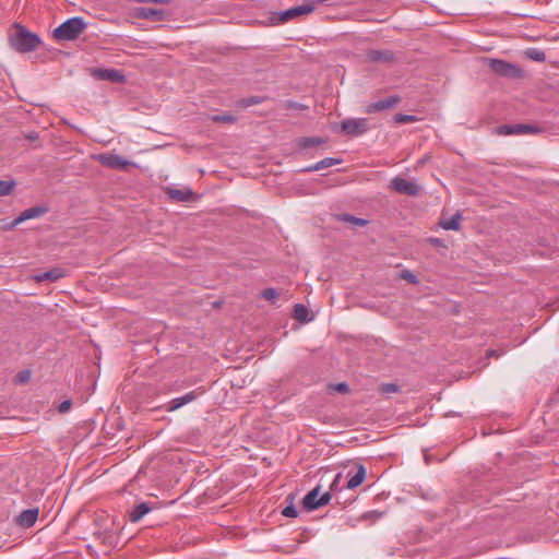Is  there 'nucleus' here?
<instances>
[{
  "label": "nucleus",
  "instance_id": "nucleus-1",
  "mask_svg": "<svg viewBox=\"0 0 559 559\" xmlns=\"http://www.w3.org/2000/svg\"><path fill=\"white\" fill-rule=\"evenodd\" d=\"M9 43L13 50L27 53L35 51L41 44L40 37L29 32L21 24H15V32L9 36Z\"/></svg>",
  "mask_w": 559,
  "mask_h": 559
},
{
  "label": "nucleus",
  "instance_id": "nucleus-2",
  "mask_svg": "<svg viewBox=\"0 0 559 559\" xmlns=\"http://www.w3.org/2000/svg\"><path fill=\"white\" fill-rule=\"evenodd\" d=\"M86 28V23L83 17L73 16L64 21L53 29V38L59 41L74 40Z\"/></svg>",
  "mask_w": 559,
  "mask_h": 559
},
{
  "label": "nucleus",
  "instance_id": "nucleus-3",
  "mask_svg": "<svg viewBox=\"0 0 559 559\" xmlns=\"http://www.w3.org/2000/svg\"><path fill=\"white\" fill-rule=\"evenodd\" d=\"M485 63L493 73L500 76L508 79H519L523 76V70L519 66L502 59L487 58L485 59Z\"/></svg>",
  "mask_w": 559,
  "mask_h": 559
},
{
  "label": "nucleus",
  "instance_id": "nucleus-4",
  "mask_svg": "<svg viewBox=\"0 0 559 559\" xmlns=\"http://www.w3.org/2000/svg\"><path fill=\"white\" fill-rule=\"evenodd\" d=\"M320 493V486H317L312 490H310L302 499V507L307 511H313L319 509L320 507H323L328 504L331 500V493L324 492L321 496Z\"/></svg>",
  "mask_w": 559,
  "mask_h": 559
},
{
  "label": "nucleus",
  "instance_id": "nucleus-5",
  "mask_svg": "<svg viewBox=\"0 0 559 559\" xmlns=\"http://www.w3.org/2000/svg\"><path fill=\"white\" fill-rule=\"evenodd\" d=\"M94 158L99 162L103 166L110 169H127L132 163L120 155L103 153L97 154Z\"/></svg>",
  "mask_w": 559,
  "mask_h": 559
},
{
  "label": "nucleus",
  "instance_id": "nucleus-6",
  "mask_svg": "<svg viewBox=\"0 0 559 559\" xmlns=\"http://www.w3.org/2000/svg\"><path fill=\"white\" fill-rule=\"evenodd\" d=\"M341 130L352 136L361 135L368 130V120L366 118L345 119L341 122Z\"/></svg>",
  "mask_w": 559,
  "mask_h": 559
},
{
  "label": "nucleus",
  "instance_id": "nucleus-7",
  "mask_svg": "<svg viewBox=\"0 0 559 559\" xmlns=\"http://www.w3.org/2000/svg\"><path fill=\"white\" fill-rule=\"evenodd\" d=\"M389 188L401 194L415 197L419 193V187L415 181H409L401 177H395L390 181Z\"/></svg>",
  "mask_w": 559,
  "mask_h": 559
},
{
  "label": "nucleus",
  "instance_id": "nucleus-8",
  "mask_svg": "<svg viewBox=\"0 0 559 559\" xmlns=\"http://www.w3.org/2000/svg\"><path fill=\"white\" fill-rule=\"evenodd\" d=\"M540 129L533 124H502L496 129V133L499 135H513V134H527L537 133Z\"/></svg>",
  "mask_w": 559,
  "mask_h": 559
},
{
  "label": "nucleus",
  "instance_id": "nucleus-9",
  "mask_svg": "<svg viewBox=\"0 0 559 559\" xmlns=\"http://www.w3.org/2000/svg\"><path fill=\"white\" fill-rule=\"evenodd\" d=\"M400 102H401V98L399 95H392L388 98L380 99L378 102L368 104L365 111L367 114H373V112L388 110V109H391L394 106H396Z\"/></svg>",
  "mask_w": 559,
  "mask_h": 559
},
{
  "label": "nucleus",
  "instance_id": "nucleus-10",
  "mask_svg": "<svg viewBox=\"0 0 559 559\" xmlns=\"http://www.w3.org/2000/svg\"><path fill=\"white\" fill-rule=\"evenodd\" d=\"M94 76L98 80L110 81L115 83H124L126 75L117 69H95Z\"/></svg>",
  "mask_w": 559,
  "mask_h": 559
},
{
  "label": "nucleus",
  "instance_id": "nucleus-11",
  "mask_svg": "<svg viewBox=\"0 0 559 559\" xmlns=\"http://www.w3.org/2000/svg\"><path fill=\"white\" fill-rule=\"evenodd\" d=\"M46 212H47V209L44 206H33V207L26 209L9 224V227L13 228L27 219L38 218V217L43 216Z\"/></svg>",
  "mask_w": 559,
  "mask_h": 559
},
{
  "label": "nucleus",
  "instance_id": "nucleus-12",
  "mask_svg": "<svg viewBox=\"0 0 559 559\" xmlns=\"http://www.w3.org/2000/svg\"><path fill=\"white\" fill-rule=\"evenodd\" d=\"M366 477V468L362 464H356L355 469H349L347 472V489H355L359 485L362 484Z\"/></svg>",
  "mask_w": 559,
  "mask_h": 559
},
{
  "label": "nucleus",
  "instance_id": "nucleus-13",
  "mask_svg": "<svg viewBox=\"0 0 559 559\" xmlns=\"http://www.w3.org/2000/svg\"><path fill=\"white\" fill-rule=\"evenodd\" d=\"M134 15L138 19L151 20V21H154V22H159V21H163L165 19L166 11L162 10V9H153V8L141 7V8H136L135 9Z\"/></svg>",
  "mask_w": 559,
  "mask_h": 559
},
{
  "label": "nucleus",
  "instance_id": "nucleus-14",
  "mask_svg": "<svg viewBox=\"0 0 559 559\" xmlns=\"http://www.w3.org/2000/svg\"><path fill=\"white\" fill-rule=\"evenodd\" d=\"M366 59L370 62L386 63L395 60V55L392 50L383 49H370L366 51Z\"/></svg>",
  "mask_w": 559,
  "mask_h": 559
},
{
  "label": "nucleus",
  "instance_id": "nucleus-15",
  "mask_svg": "<svg viewBox=\"0 0 559 559\" xmlns=\"http://www.w3.org/2000/svg\"><path fill=\"white\" fill-rule=\"evenodd\" d=\"M312 12V8L310 5H305L304 3L300 4V5H297L295 8H290L288 10H285L283 11L281 14H280V21L281 22H286L288 20H292L296 16H299V15H304V14H309Z\"/></svg>",
  "mask_w": 559,
  "mask_h": 559
},
{
  "label": "nucleus",
  "instance_id": "nucleus-16",
  "mask_svg": "<svg viewBox=\"0 0 559 559\" xmlns=\"http://www.w3.org/2000/svg\"><path fill=\"white\" fill-rule=\"evenodd\" d=\"M38 518V509H27L22 511L16 518V524L22 527H31L35 524Z\"/></svg>",
  "mask_w": 559,
  "mask_h": 559
},
{
  "label": "nucleus",
  "instance_id": "nucleus-17",
  "mask_svg": "<svg viewBox=\"0 0 559 559\" xmlns=\"http://www.w3.org/2000/svg\"><path fill=\"white\" fill-rule=\"evenodd\" d=\"M342 160L341 159H337V158H333V157H325L323 158L322 160L313 164V165H310V166H307L302 169L304 173H312V171H318V170H321V169H324V168H328V167H331V166H334V165H337L340 164Z\"/></svg>",
  "mask_w": 559,
  "mask_h": 559
},
{
  "label": "nucleus",
  "instance_id": "nucleus-18",
  "mask_svg": "<svg viewBox=\"0 0 559 559\" xmlns=\"http://www.w3.org/2000/svg\"><path fill=\"white\" fill-rule=\"evenodd\" d=\"M151 511V507L146 502H141L138 504L130 513L129 520L132 523L139 522L144 515H146Z\"/></svg>",
  "mask_w": 559,
  "mask_h": 559
},
{
  "label": "nucleus",
  "instance_id": "nucleus-19",
  "mask_svg": "<svg viewBox=\"0 0 559 559\" xmlns=\"http://www.w3.org/2000/svg\"><path fill=\"white\" fill-rule=\"evenodd\" d=\"M168 195L176 201H190L193 198V192L190 189L180 190V189H168Z\"/></svg>",
  "mask_w": 559,
  "mask_h": 559
},
{
  "label": "nucleus",
  "instance_id": "nucleus-20",
  "mask_svg": "<svg viewBox=\"0 0 559 559\" xmlns=\"http://www.w3.org/2000/svg\"><path fill=\"white\" fill-rule=\"evenodd\" d=\"M63 272L60 269H53L46 272H43L40 274L36 275L37 282H44V281H58L59 278L63 277Z\"/></svg>",
  "mask_w": 559,
  "mask_h": 559
},
{
  "label": "nucleus",
  "instance_id": "nucleus-21",
  "mask_svg": "<svg viewBox=\"0 0 559 559\" xmlns=\"http://www.w3.org/2000/svg\"><path fill=\"white\" fill-rule=\"evenodd\" d=\"M335 217H336L337 221L343 222V223H349L353 226H365V225L368 224L367 219H364V218H360V217H356V216L350 215V214H338Z\"/></svg>",
  "mask_w": 559,
  "mask_h": 559
},
{
  "label": "nucleus",
  "instance_id": "nucleus-22",
  "mask_svg": "<svg viewBox=\"0 0 559 559\" xmlns=\"http://www.w3.org/2000/svg\"><path fill=\"white\" fill-rule=\"evenodd\" d=\"M461 214L456 213L452 217L440 222V226L445 230H459L460 229Z\"/></svg>",
  "mask_w": 559,
  "mask_h": 559
},
{
  "label": "nucleus",
  "instance_id": "nucleus-23",
  "mask_svg": "<svg viewBox=\"0 0 559 559\" xmlns=\"http://www.w3.org/2000/svg\"><path fill=\"white\" fill-rule=\"evenodd\" d=\"M211 120L217 123H235L237 121V117L230 114L214 115L211 117Z\"/></svg>",
  "mask_w": 559,
  "mask_h": 559
},
{
  "label": "nucleus",
  "instance_id": "nucleus-24",
  "mask_svg": "<svg viewBox=\"0 0 559 559\" xmlns=\"http://www.w3.org/2000/svg\"><path fill=\"white\" fill-rule=\"evenodd\" d=\"M14 187V180H0V197L9 195Z\"/></svg>",
  "mask_w": 559,
  "mask_h": 559
},
{
  "label": "nucleus",
  "instance_id": "nucleus-25",
  "mask_svg": "<svg viewBox=\"0 0 559 559\" xmlns=\"http://www.w3.org/2000/svg\"><path fill=\"white\" fill-rule=\"evenodd\" d=\"M262 103V98L259 97V96H251V97H247V98H242L238 102V106L242 107V108H247V107H250V106H253V105H258Z\"/></svg>",
  "mask_w": 559,
  "mask_h": 559
},
{
  "label": "nucleus",
  "instance_id": "nucleus-26",
  "mask_svg": "<svg viewBox=\"0 0 559 559\" xmlns=\"http://www.w3.org/2000/svg\"><path fill=\"white\" fill-rule=\"evenodd\" d=\"M418 118L414 115H406V114H396L394 116V121L396 123H411L417 121Z\"/></svg>",
  "mask_w": 559,
  "mask_h": 559
},
{
  "label": "nucleus",
  "instance_id": "nucleus-27",
  "mask_svg": "<svg viewBox=\"0 0 559 559\" xmlns=\"http://www.w3.org/2000/svg\"><path fill=\"white\" fill-rule=\"evenodd\" d=\"M294 316L298 320H306L308 316V310L304 305L297 304L294 307Z\"/></svg>",
  "mask_w": 559,
  "mask_h": 559
},
{
  "label": "nucleus",
  "instance_id": "nucleus-28",
  "mask_svg": "<svg viewBox=\"0 0 559 559\" xmlns=\"http://www.w3.org/2000/svg\"><path fill=\"white\" fill-rule=\"evenodd\" d=\"M527 56L534 60V61H538V62H543L546 60V55L543 50H539V49H530L527 51Z\"/></svg>",
  "mask_w": 559,
  "mask_h": 559
},
{
  "label": "nucleus",
  "instance_id": "nucleus-29",
  "mask_svg": "<svg viewBox=\"0 0 559 559\" xmlns=\"http://www.w3.org/2000/svg\"><path fill=\"white\" fill-rule=\"evenodd\" d=\"M323 143V140L321 138H304L300 140V145L302 147H311L316 145H320Z\"/></svg>",
  "mask_w": 559,
  "mask_h": 559
},
{
  "label": "nucleus",
  "instance_id": "nucleus-30",
  "mask_svg": "<svg viewBox=\"0 0 559 559\" xmlns=\"http://www.w3.org/2000/svg\"><path fill=\"white\" fill-rule=\"evenodd\" d=\"M185 404V401L182 399V396H179V397H176V399H173L168 405L166 406V411L167 412H174V411H177L178 408L182 407Z\"/></svg>",
  "mask_w": 559,
  "mask_h": 559
},
{
  "label": "nucleus",
  "instance_id": "nucleus-31",
  "mask_svg": "<svg viewBox=\"0 0 559 559\" xmlns=\"http://www.w3.org/2000/svg\"><path fill=\"white\" fill-rule=\"evenodd\" d=\"M261 297L266 300H270L271 302H275L276 299L278 298V293L274 288H266L262 292Z\"/></svg>",
  "mask_w": 559,
  "mask_h": 559
},
{
  "label": "nucleus",
  "instance_id": "nucleus-32",
  "mask_svg": "<svg viewBox=\"0 0 559 559\" xmlns=\"http://www.w3.org/2000/svg\"><path fill=\"white\" fill-rule=\"evenodd\" d=\"M401 277L403 280L409 282L411 284H417L418 283L417 276L415 274H413L409 270L402 271Z\"/></svg>",
  "mask_w": 559,
  "mask_h": 559
},
{
  "label": "nucleus",
  "instance_id": "nucleus-33",
  "mask_svg": "<svg viewBox=\"0 0 559 559\" xmlns=\"http://www.w3.org/2000/svg\"><path fill=\"white\" fill-rule=\"evenodd\" d=\"M381 391L385 394L396 393L399 392V385L395 383H384L381 386Z\"/></svg>",
  "mask_w": 559,
  "mask_h": 559
},
{
  "label": "nucleus",
  "instance_id": "nucleus-34",
  "mask_svg": "<svg viewBox=\"0 0 559 559\" xmlns=\"http://www.w3.org/2000/svg\"><path fill=\"white\" fill-rule=\"evenodd\" d=\"M282 514L287 518H296L298 515V511L293 504H290L283 509Z\"/></svg>",
  "mask_w": 559,
  "mask_h": 559
},
{
  "label": "nucleus",
  "instance_id": "nucleus-35",
  "mask_svg": "<svg viewBox=\"0 0 559 559\" xmlns=\"http://www.w3.org/2000/svg\"><path fill=\"white\" fill-rule=\"evenodd\" d=\"M29 378H31V372L28 370H23L16 376V381L19 383H24V382L28 381Z\"/></svg>",
  "mask_w": 559,
  "mask_h": 559
},
{
  "label": "nucleus",
  "instance_id": "nucleus-36",
  "mask_svg": "<svg viewBox=\"0 0 559 559\" xmlns=\"http://www.w3.org/2000/svg\"><path fill=\"white\" fill-rule=\"evenodd\" d=\"M70 408H71V401H70V400L63 401V402H61V403H60V405H59V412H60V413H66V412H68Z\"/></svg>",
  "mask_w": 559,
  "mask_h": 559
},
{
  "label": "nucleus",
  "instance_id": "nucleus-37",
  "mask_svg": "<svg viewBox=\"0 0 559 559\" xmlns=\"http://www.w3.org/2000/svg\"><path fill=\"white\" fill-rule=\"evenodd\" d=\"M182 399L185 401V404H188L195 400V393L193 391L186 393L182 395Z\"/></svg>",
  "mask_w": 559,
  "mask_h": 559
},
{
  "label": "nucleus",
  "instance_id": "nucleus-38",
  "mask_svg": "<svg viewBox=\"0 0 559 559\" xmlns=\"http://www.w3.org/2000/svg\"><path fill=\"white\" fill-rule=\"evenodd\" d=\"M335 389L341 393H347L349 391V388L345 382L337 383Z\"/></svg>",
  "mask_w": 559,
  "mask_h": 559
},
{
  "label": "nucleus",
  "instance_id": "nucleus-39",
  "mask_svg": "<svg viewBox=\"0 0 559 559\" xmlns=\"http://www.w3.org/2000/svg\"><path fill=\"white\" fill-rule=\"evenodd\" d=\"M430 243L433 245V246H437V247H440L442 246V240L439 239V238H430L429 239Z\"/></svg>",
  "mask_w": 559,
  "mask_h": 559
},
{
  "label": "nucleus",
  "instance_id": "nucleus-40",
  "mask_svg": "<svg viewBox=\"0 0 559 559\" xmlns=\"http://www.w3.org/2000/svg\"><path fill=\"white\" fill-rule=\"evenodd\" d=\"M27 138H28L29 140H35V139H37L38 136H37V134H36V133H31L29 135H27Z\"/></svg>",
  "mask_w": 559,
  "mask_h": 559
},
{
  "label": "nucleus",
  "instance_id": "nucleus-41",
  "mask_svg": "<svg viewBox=\"0 0 559 559\" xmlns=\"http://www.w3.org/2000/svg\"><path fill=\"white\" fill-rule=\"evenodd\" d=\"M372 514H374L377 518H380L382 515V513L380 512H372Z\"/></svg>",
  "mask_w": 559,
  "mask_h": 559
},
{
  "label": "nucleus",
  "instance_id": "nucleus-42",
  "mask_svg": "<svg viewBox=\"0 0 559 559\" xmlns=\"http://www.w3.org/2000/svg\"><path fill=\"white\" fill-rule=\"evenodd\" d=\"M488 354L491 356V355H495V350H489Z\"/></svg>",
  "mask_w": 559,
  "mask_h": 559
}]
</instances>
